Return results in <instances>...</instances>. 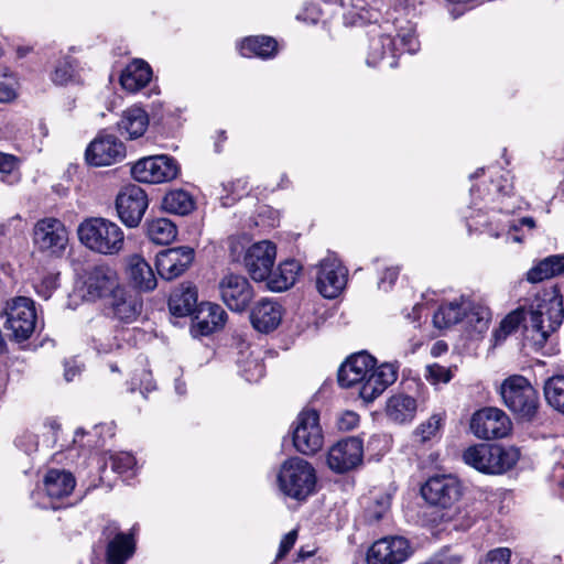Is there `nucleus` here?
<instances>
[{"instance_id":"nucleus-1","label":"nucleus","mask_w":564,"mask_h":564,"mask_svg":"<svg viewBox=\"0 0 564 564\" xmlns=\"http://www.w3.org/2000/svg\"><path fill=\"white\" fill-rule=\"evenodd\" d=\"M364 0H354L351 8L345 13V23L348 25L377 24L382 21L390 22L397 30L395 37H392L403 46L404 51L414 54L420 50V42L415 36L413 25L406 22V26L399 25L402 18L409 10V0H372L368 8L361 6ZM397 51L399 50L395 46Z\"/></svg>"},{"instance_id":"nucleus-2","label":"nucleus","mask_w":564,"mask_h":564,"mask_svg":"<svg viewBox=\"0 0 564 564\" xmlns=\"http://www.w3.org/2000/svg\"><path fill=\"white\" fill-rule=\"evenodd\" d=\"M530 326L536 333L535 340L546 341L549 336L563 323V296L558 288L552 286L538 293L530 305Z\"/></svg>"},{"instance_id":"nucleus-3","label":"nucleus","mask_w":564,"mask_h":564,"mask_svg":"<svg viewBox=\"0 0 564 564\" xmlns=\"http://www.w3.org/2000/svg\"><path fill=\"white\" fill-rule=\"evenodd\" d=\"M77 234L79 241L86 248L100 254H118L124 246L123 230L106 218L85 219L78 226Z\"/></svg>"},{"instance_id":"nucleus-4","label":"nucleus","mask_w":564,"mask_h":564,"mask_svg":"<svg viewBox=\"0 0 564 564\" xmlns=\"http://www.w3.org/2000/svg\"><path fill=\"white\" fill-rule=\"evenodd\" d=\"M500 395L505 405L522 422L536 419L540 409L538 391L523 376L513 375L500 386Z\"/></svg>"},{"instance_id":"nucleus-5","label":"nucleus","mask_w":564,"mask_h":564,"mask_svg":"<svg viewBox=\"0 0 564 564\" xmlns=\"http://www.w3.org/2000/svg\"><path fill=\"white\" fill-rule=\"evenodd\" d=\"M279 489L288 497L303 500L313 494L316 475L313 466L300 457L282 463L276 477Z\"/></svg>"},{"instance_id":"nucleus-6","label":"nucleus","mask_w":564,"mask_h":564,"mask_svg":"<svg viewBox=\"0 0 564 564\" xmlns=\"http://www.w3.org/2000/svg\"><path fill=\"white\" fill-rule=\"evenodd\" d=\"M464 462L485 474H501L512 468L519 459L513 447L497 444H478L468 447L463 454Z\"/></svg>"},{"instance_id":"nucleus-7","label":"nucleus","mask_w":564,"mask_h":564,"mask_svg":"<svg viewBox=\"0 0 564 564\" xmlns=\"http://www.w3.org/2000/svg\"><path fill=\"white\" fill-rule=\"evenodd\" d=\"M421 494L430 505L451 510L462 496V486L454 476H433L422 486ZM453 518L454 513L446 511L440 516V521H451Z\"/></svg>"},{"instance_id":"nucleus-8","label":"nucleus","mask_w":564,"mask_h":564,"mask_svg":"<svg viewBox=\"0 0 564 564\" xmlns=\"http://www.w3.org/2000/svg\"><path fill=\"white\" fill-rule=\"evenodd\" d=\"M132 177L140 183L160 184L177 177L180 165L166 154L145 156L131 166Z\"/></svg>"},{"instance_id":"nucleus-9","label":"nucleus","mask_w":564,"mask_h":564,"mask_svg":"<svg viewBox=\"0 0 564 564\" xmlns=\"http://www.w3.org/2000/svg\"><path fill=\"white\" fill-rule=\"evenodd\" d=\"M293 445L303 455H313L324 445L319 415L315 410L302 411L293 424Z\"/></svg>"},{"instance_id":"nucleus-10","label":"nucleus","mask_w":564,"mask_h":564,"mask_svg":"<svg viewBox=\"0 0 564 564\" xmlns=\"http://www.w3.org/2000/svg\"><path fill=\"white\" fill-rule=\"evenodd\" d=\"M6 316V328L15 340L23 341L31 337L36 325V311L31 299L19 296L8 302Z\"/></svg>"},{"instance_id":"nucleus-11","label":"nucleus","mask_w":564,"mask_h":564,"mask_svg":"<svg viewBox=\"0 0 564 564\" xmlns=\"http://www.w3.org/2000/svg\"><path fill=\"white\" fill-rule=\"evenodd\" d=\"M316 288L326 299L337 297L346 286L347 269L334 254H328L316 265Z\"/></svg>"},{"instance_id":"nucleus-12","label":"nucleus","mask_w":564,"mask_h":564,"mask_svg":"<svg viewBox=\"0 0 564 564\" xmlns=\"http://www.w3.org/2000/svg\"><path fill=\"white\" fill-rule=\"evenodd\" d=\"M33 241L39 250L58 256L67 247L68 231L59 219L46 217L35 224Z\"/></svg>"},{"instance_id":"nucleus-13","label":"nucleus","mask_w":564,"mask_h":564,"mask_svg":"<svg viewBox=\"0 0 564 564\" xmlns=\"http://www.w3.org/2000/svg\"><path fill=\"white\" fill-rule=\"evenodd\" d=\"M470 430L478 438H501L509 434L511 422L502 410L486 408L473 415Z\"/></svg>"},{"instance_id":"nucleus-14","label":"nucleus","mask_w":564,"mask_h":564,"mask_svg":"<svg viewBox=\"0 0 564 564\" xmlns=\"http://www.w3.org/2000/svg\"><path fill=\"white\" fill-rule=\"evenodd\" d=\"M218 291L221 301L234 312H243L254 296L248 279L235 273L226 274L220 279Z\"/></svg>"},{"instance_id":"nucleus-15","label":"nucleus","mask_w":564,"mask_h":564,"mask_svg":"<svg viewBox=\"0 0 564 564\" xmlns=\"http://www.w3.org/2000/svg\"><path fill=\"white\" fill-rule=\"evenodd\" d=\"M120 288L116 270L109 265L99 264L87 270L82 291L85 299L95 301L112 295Z\"/></svg>"},{"instance_id":"nucleus-16","label":"nucleus","mask_w":564,"mask_h":564,"mask_svg":"<svg viewBox=\"0 0 564 564\" xmlns=\"http://www.w3.org/2000/svg\"><path fill=\"white\" fill-rule=\"evenodd\" d=\"M116 207L122 223L134 228L140 224L148 208V196L140 186L128 185L118 194Z\"/></svg>"},{"instance_id":"nucleus-17","label":"nucleus","mask_w":564,"mask_h":564,"mask_svg":"<svg viewBox=\"0 0 564 564\" xmlns=\"http://www.w3.org/2000/svg\"><path fill=\"white\" fill-rule=\"evenodd\" d=\"M126 156L124 144L113 134H99L87 147L85 158L94 166L115 164Z\"/></svg>"},{"instance_id":"nucleus-18","label":"nucleus","mask_w":564,"mask_h":564,"mask_svg":"<svg viewBox=\"0 0 564 564\" xmlns=\"http://www.w3.org/2000/svg\"><path fill=\"white\" fill-rule=\"evenodd\" d=\"M195 251L187 246L169 248L156 254L155 267L164 280H173L182 275L193 263Z\"/></svg>"},{"instance_id":"nucleus-19","label":"nucleus","mask_w":564,"mask_h":564,"mask_svg":"<svg viewBox=\"0 0 564 564\" xmlns=\"http://www.w3.org/2000/svg\"><path fill=\"white\" fill-rule=\"evenodd\" d=\"M411 546L401 536L383 538L376 541L367 552L368 564H400L411 555Z\"/></svg>"},{"instance_id":"nucleus-20","label":"nucleus","mask_w":564,"mask_h":564,"mask_svg":"<svg viewBox=\"0 0 564 564\" xmlns=\"http://www.w3.org/2000/svg\"><path fill=\"white\" fill-rule=\"evenodd\" d=\"M276 256L275 246L262 240L250 246L245 254L243 262L247 271L254 281H264L271 274Z\"/></svg>"},{"instance_id":"nucleus-21","label":"nucleus","mask_w":564,"mask_h":564,"mask_svg":"<svg viewBox=\"0 0 564 564\" xmlns=\"http://www.w3.org/2000/svg\"><path fill=\"white\" fill-rule=\"evenodd\" d=\"M398 364L383 362L373 368L358 386L360 398L369 403L381 395L398 378Z\"/></svg>"},{"instance_id":"nucleus-22","label":"nucleus","mask_w":564,"mask_h":564,"mask_svg":"<svg viewBox=\"0 0 564 564\" xmlns=\"http://www.w3.org/2000/svg\"><path fill=\"white\" fill-rule=\"evenodd\" d=\"M362 454V442L357 437H348L330 447L327 465L336 473H346L361 463Z\"/></svg>"},{"instance_id":"nucleus-23","label":"nucleus","mask_w":564,"mask_h":564,"mask_svg":"<svg viewBox=\"0 0 564 564\" xmlns=\"http://www.w3.org/2000/svg\"><path fill=\"white\" fill-rule=\"evenodd\" d=\"M227 313L216 303H202L198 305L192 324L194 336H207L225 326Z\"/></svg>"},{"instance_id":"nucleus-24","label":"nucleus","mask_w":564,"mask_h":564,"mask_svg":"<svg viewBox=\"0 0 564 564\" xmlns=\"http://www.w3.org/2000/svg\"><path fill=\"white\" fill-rule=\"evenodd\" d=\"M373 366H376V359L371 355L367 352L352 355L338 370L339 384L344 388L359 386Z\"/></svg>"},{"instance_id":"nucleus-25","label":"nucleus","mask_w":564,"mask_h":564,"mask_svg":"<svg viewBox=\"0 0 564 564\" xmlns=\"http://www.w3.org/2000/svg\"><path fill=\"white\" fill-rule=\"evenodd\" d=\"M250 319L257 330L269 333L280 325L282 307L272 300L263 299L252 308Z\"/></svg>"},{"instance_id":"nucleus-26","label":"nucleus","mask_w":564,"mask_h":564,"mask_svg":"<svg viewBox=\"0 0 564 564\" xmlns=\"http://www.w3.org/2000/svg\"><path fill=\"white\" fill-rule=\"evenodd\" d=\"M416 411V400L408 394H393L387 401L386 414L394 423L403 424L411 422L415 417Z\"/></svg>"},{"instance_id":"nucleus-27","label":"nucleus","mask_w":564,"mask_h":564,"mask_svg":"<svg viewBox=\"0 0 564 564\" xmlns=\"http://www.w3.org/2000/svg\"><path fill=\"white\" fill-rule=\"evenodd\" d=\"M152 78L150 65L142 59H134L123 69L120 84L123 89L135 93L145 87Z\"/></svg>"},{"instance_id":"nucleus-28","label":"nucleus","mask_w":564,"mask_h":564,"mask_svg":"<svg viewBox=\"0 0 564 564\" xmlns=\"http://www.w3.org/2000/svg\"><path fill=\"white\" fill-rule=\"evenodd\" d=\"M468 307H471V301L463 296L442 304L433 316L434 325L437 328H445L459 323L466 318Z\"/></svg>"},{"instance_id":"nucleus-29","label":"nucleus","mask_w":564,"mask_h":564,"mask_svg":"<svg viewBox=\"0 0 564 564\" xmlns=\"http://www.w3.org/2000/svg\"><path fill=\"white\" fill-rule=\"evenodd\" d=\"M149 126V117L144 109L133 106L123 111L118 129L122 135L137 139L144 134Z\"/></svg>"},{"instance_id":"nucleus-30","label":"nucleus","mask_w":564,"mask_h":564,"mask_svg":"<svg viewBox=\"0 0 564 564\" xmlns=\"http://www.w3.org/2000/svg\"><path fill=\"white\" fill-rule=\"evenodd\" d=\"M110 307L116 318L124 323H131L140 314L141 303L120 288L110 295Z\"/></svg>"},{"instance_id":"nucleus-31","label":"nucleus","mask_w":564,"mask_h":564,"mask_svg":"<svg viewBox=\"0 0 564 564\" xmlns=\"http://www.w3.org/2000/svg\"><path fill=\"white\" fill-rule=\"evenodd\" d=\"M74 476L66 470L51 469L44 478V488L52 499L68 497L75 488Z\"/></svg>"},{"instance_id":"nucleus-32","label":"nucleus","mask_w":564,"mask_h":564,"mask_svg":"<svg viewBox=\"0 0 564 564\" xmlns=\"http://www.w3.org/2000/svg\"><path fill=\"white\" fill-rule=\"evenodd\" d=\"M197 305V291L193 286L175 289L169 299V310L177 317L187 316L195 312Z\"/></svg>"},{"instance_id":"nucleus-33","label":"nucleus","mask_w":564,"mask_h":564,"mask_svg":"<svg viewBox=\"0 0 564 564\" xmlns=\"http://www.w3.org/2000/svg\"><path fill=\"white\" fill-rule=\"evenodd\" d=\"M129 275L134 286L142 291H152L156 286V278L150 264L140 256L129 259Z\"/></svg>"},{"instance_id":"nucleus-34","label":"nucleus","mask_w":564,"mask_h":564,"mask_svg":"<svg viewBox=\"0 0 564 564\" xmlns=\"http://www.w3.org/2000/svg\"><path fill=\"white\" fill-rule=\"evenodd\" d=\"M561 274H564V254H553L531 268L527 273V280L538 283Z\"/></svg>"},{"instance_id":"nucleus-35","label":"nucleus","mask_w":564,"mask_h":564,"mask_svg":"<svg viewBox=\"0 0 564 564\" xmlns=\"http://www.w3.org/2000/svg\"><path fill=\"white\" fill-rule=\"evenodd\" d=\"M237 365L240 376L248 382H257L264 375V367L259 357L245 344L240 346Z\"/></svg>"},{"instance_id":"nucleus-36","label":"nucleus","mask_w":564,"mask_h":564,"mask_svg":"<svg viewBox=\"0 0 564 564\" xmlns=\"http://www.w3.org/2000/svg\"><path fill=\"white\" fill-rule=\"evenodd\" d=\"M134 553V542L130 534L117 533L106 550L108 564H124Z\"/></svg>"},{"instance_id":"nucleus-37","label":"nucleus","mask_w":564,"mask_h":564,"mask_svg":"<svg viewBox=\"0 0 564 564\" xmlns=\"http://www.w3.org/2000/svg\"><path fill=\"white\" fill-rule=\"evenodd\" d=\"M301 265L295 260H286L278 267L275 271H271L269 275V286L273 291H284L291 288L300 273Z\"/></svg>"},{"instance_id":"nucleus-38","label":"nucleus","mask_w":564,"mask_h":564,"mask_svg":"<svg viewBox=\"0 0 564 564\" xmlns=\"http://www.w3.org/2000/svg\"><path fill=\"white\" fill-rule=\"evenodd\" d=\"M145 235L155 245H169L176 238L177 228L167 218H155L145 223Z\"/></svg>"},{"instance_id":"nucleus-39","label":"nucleus","mask_w":564,"mask_h":564,"mask_svg":"<svg viewBox=\"0 0 564 564\" xmlns=\"http://www.w3.org/2000/svg\"><path fill=\"white\" fill-rule=\"evenodd\" d=\"M276 46V41L270 36H250L241 42L239 51L245 57L269 58L275 54Z\"/></svg>"},{"instance_id":"nucleus-40","label":"nucleus","mask_w":564,"mask_h":564,"mask_svg":"<svg viewBox=\"0 0 564 564\" xmlns=\"http://www.w3.org/2000/svg\"><path fill=\"white\" fill-rule=\"evenodd\" d=\"M162 208L170 214L188 215L195 208L192 195L184 189L167 192L162 199Z\"/></svg>"},{"instance_id":"nucleus-41","label":"nucleus","mask_w":564,"mask_h":564,"mask_svg":"<svg viewBox=\"0 0 564 564\" xmlns=\"http://www.w3.org/2000/svg\"><path fill=\"white\" fill-rule=\"evenodd\" d=\"M395 51V40L392 39L391 34H380L378 37H373L370 41L367 64L376 66L386 57L387 54L394 57Z\"/></svg>"},{"instance_id":"nucleus-42","label":"nucleus","mask_w":564,"mask_h":564,"mask_svg":"<svg viewBox=\"0 0 564 564\" xmlns=\"http://www.w3.org/2000/svg\"><path fill=\"white\" fill-rule=\"evenodd\" d=\"M546 403L556 412L564 415V375L552 376L543 387Z\"/></svg>"},{"instance_id":"nucleus-43","label":"nucleus","mask_w":564,"mask_h":564,"mask_svg":"<svg viewBox=\"0 0 564 564\" xmlns=\"http://www.w3.org/2000/svg\"><path fill=\"white\" fill-rule=\"evenodd\" d=\"M20 159L13 154L0 152L1 182L15 185L21 180Z\"/></svg>"},{"instance_id":"nucleus-44","label":"nucleus","mask_w":564,"mask_h":564,"mask_svg":"<svg viewBox=\"0 0 564 564\" xmlns=\"http://www.w3.org/2000/svg\"><path fill=\"white\" fill-rule=\"evenodd\" d=\"M524 321V311L519 308L509 313L500 323V326L495 330L494 337L496 344L506 339V337L512 334L520 324Z\"/></svg>"},{"instance_id":"nucleus-45","label":"nucleus","mask_w":564,"mask_h":564,"mask_svg":"<svg viewBox=\"0 0 564 564\" xmlns=\"http://www.w3.org/2000/svg\"><path fill=\"white\" fill-rule=\"evenodd\" d=\"M466 318L476 332L482 333L488 328L491 313L488 307L471 302V307H468Z\"/></svg>"},{"instance_id":"nucleus-46","label":"nucleus","mask_w":564,"mask_h":564,"mask_svg":"<svg viewBox=\"0 0 564 564\" xmlns=\"http://www.w3.org/2000/svg\"><path fill=\"white\" fill-rule=\"evenodd\" d=\"M52 80L56 85L62 86L68 83L79 82L73 61L68 57L58 61L52 74Z\"/></svg>"},{"instance_id":"nucleus-47","label":"nucleus","mask_w":564,"mask_h":564,"mask_svg":"<svg viewBox=\"0 0 564 564\" xmlns=\"http://www.w3.org/2000/svg\"><path fill=\"white\" fill-rule=\"evenodd\" d=\"M441 422V416L432 415L429 420L421 423L413 432L414 442L424 444L433 440L440 431Z\"/></svg>"},{"instance_id":"nucleus-48","label":"nucleus","mask_w":564,"mask_h":564,"mask_svg":"<svg viewBox=\"0 0 564 564\" xmlns=\"http://www.w3.org/2000/svg\"><path fill=\"white\" fill-rule=\"evenodd\" d=\"M425 378L432 384L447 383L451 381L453 373L447 367L438 364H432L425 368Z\"/></svg>"},{"instance_id":"nucleus-49","label":"nucleus","mask_w":564,"mask_h":564,"mask_svg":"<svg viewBox=\"0 0 564 564\" xmlns=\"http://www.w3.org/2000/svg\"><path fill=\"white\" fill-rule=\"evenodd\" d=\"M389 509L390 497L381 494L376 497L373 506L367 509V516L371 521H379Z\"/></svg>"},{"instance_id":"nucleus-50","label":"nucleus","mask_w":564,"mask_h":564,"mask_svg":"<svg viewBox=\"0 0 564 564\" xmlns=\"http://www.w3.org/2000/svg\"><path fill=\"white\" fill-rule=\"evenodd\" d=\"M463 555L456 550L444 549L435 553L425 564H462Z\"/></svg>"},{"instance_id":"nucleus-51","label":"nucleus","mask_w":564,"mask_h":564,"mask_svg":"<svg viewBox=\"0 0 564 564\" xmlns=\"http://www.w3.org/2000/svg\"><path fill=\"white\" fill-rule=\"evenodd\" d=\"M112 469L119 474L132 470L137 465L135 458L128 452H121L111 456Z\"/></svg>"},{"instance_id":"nucleus-52","label":"nucleus","mask_w":564,"mask_h":564,"mask_svg":"<svg viewBox=\"0 0 564 564\" xmlns=\"http://www.w3.org/2000/svg\"><path fill=\"white\" fill-rule=\"evenodd\" d=\"M510 556L508 547H497L489 551L479 564H509Z\"/></svg>"},{"instance_id":"nucleus-53","label":"nucleus","mask_w":564,"mask_h":564,"mask_svg":"<svg viewBox=\"0 0 564 564\" xmlns=\"http://www.w3.org/2000/svg\"><path fill=\"white\" fill-rule=\"evenodd\" d=\"M486 196L489 200H494L496 196L509 195L512 191V184L508 177L501 175L499 181H492Z\"/></svg>"},{"instance_id":"nucleus-54","label":"nucleus","mask_w":564,"mask_h":564,"mask_svg":"<svg viewBox=\"0 0 564 564\" xmlns=\"http://www.w3.org/2000/svg\"><path fill=\"white\" fill-rule=\"evenodd\" d=\"M359 423V415L354 411H345L337 419V427L340 431H351Z\"/></svg>"},{"instance_id":"nucleus-55","label":"nucleus","mask_w":564,"mask_h":564,"mask_svg":"<svg viewBox=\"0 0 564 564\" xmlns=\"http://www.w3.org/2000/svg\"><path fill=\"white\" fill-rule=\"evenodd\" d=\"M296 540H297V530H292L289 533H286L280 542V547H279L276 558L284 557L289 553V551L294 546Z\"/></svg>"},{"instance_id":"nucleus-56","label":"nucleus","mask_w":564,"mask_h":564,"mask_svg":"<svg viewBox=\"0 0 564 564\" xmlns=\"http://www.w3.org/2000/svg\"><path fill=\"white\" fill-rule=\"evenodd\" d=\"M398 275H399L398 268H388L384 271L383 276L380 279V281L378 283L379 288L388 290L394 283Z\"/></svg>"},{"instance_id":"nucleus-57","label":"nucleus","mask_w":564,"mask_h":564,"mask_svg":"<svg viewBox=\"0 0 564 564\" xmlns=\"http://www.w3.org/2000/svg\"><path fill=\"white\" fill-rule=\"evenodd\" d=\"M56 286H57V283H56L55 276L50 275V276L45 278L41 284V288L47 289V292L44 294V299H48L52 294V291L54 289H56Z\"/></svg>"},{"instance_id":"nucleus-58","label":"nucleus","mask_w":564,"mask_h":564,"mask_svg":"<svg viewBox=\"0 0 564 564\" xmlns=\"http://www.w3.org/2000/svg\"><path fill=\"white\" fill-rule=\"evenodd\" d=\"M527 226L530 229L535 227V221L532 217H523L518 223L511 225V228L514 231H518L521 227Z\"/></svg>"},{"instance_id":"nucleus-59","label":"nucleus","mask_w":564,"mask_h":564,"mask_svg":"<svg viewBox=\"0 0 564 564\" xmlns=\"http://www.w3.org/2000/svg\"><path fill=\"white\" fill-rule=\"evenodd\" d=\"M14 94L4 83L0 82V102L9 101L13 98Z\"/></svg>"},{"instance_id":"nucleus-60","label":"nucleus","mask_w":564,"mask_h":564,"mask_svg":"<svg viewBox=\"0 0 564 564\" xmlns=\"http://www.w3.org/2000/svg\"><path fill=\"white\" fill-rule=\"evenodd\" d=\"M445 351H447V344L443 340L436 341L431 348V355L433 357H438Z\"/></svg>"},{"instance_id":"nucleus-61","label":"nucleus","mask_w":564,"mask_h":564,"mask_svg":"<svg viewBox=\"0 0 564 564\" xmlns=\"http://www.w3.org/2000/svg\"><path fill=\"white\" fill-rule=\"evenodd\" d=\"M80 371L78 366H70L69 364L65 365V379L67 381L73 380V378Z\"/></svg>"},{"instance_id":"nucleus-62","label":"nucleus","mask_w":564,"mask_h":564,"mask_svg":"<svg viewBox=\"0 0 564 564\" xmlns=\"http://www.w3.org/2000/svg\"><path fill=\"white\" fill-rule=\"evenodd\" d=\"M96 341H97V349H98V351H101V352H109L113 349V347H119L118 344H111V343L105 344L101 338H98Z\"/></svg>"},{"instance_id":"nucleus-63","label":"nucleus","mask_w":564,"mask_h":564,"mask_svg":"<svg viewBox=\"0 0 564 564\" xmlns=\"http://www.w3.org/2000/svg\"><path fill=\"white\" fill-rule=\"evenodd\" d=\"M518 231H514L511 226L509 227V231L507 232V236H506V241L507 242H517V243H520L522 242L523 238L522 236L518 235L517 234Z\"/></svg>"},{"instance_id":"nucleus-64","label":"nucleus","mask_w":564,"mask_h":564,"mask_svg":"<svg viewBox=\"0 0 564 564\" xmlns=\"http://www.w3.org/2000/svg\"><path fill=\"white\" fill-rule=\"evenodd\" d=\"M40 134L45 138L48 135V128L45 122L41 121L37 127Z\"/></svg>"}]
</instances>
